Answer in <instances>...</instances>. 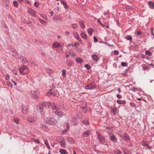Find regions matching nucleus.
I'll use <instances>...</instances> for the list:
<instances>
[{
    "label": "nucleus",
    "instance_id": "2f4dec72",
    "mask_svg": "<svg viewBox=\"0 0 154 154\" xmlns=\"http://www.w3.org/2000/svg\"><path fill=\"white\" fill-rule=\"evenodd\" d=\"M126 39L127 40H128L130 41H131L132 40V38L131 36L130 35H128L125 37Z\"/></svg>",
    "mask_w": 154,
    "mask_h": 154
},
{
    "label": "nucleus",
    "instance_id": "6e6552de",
    "mask_svg": "<svg viewBox=\"0 0 154 154\" xmlns=\"http://www.w3.org/2000/svg\"><path fill=\"white\" fill-rule=\"evenodd\" d=\"M148 5L150 8L151 9H154V2L152 1H150L148 2Z\"/></svg>",
    "mask_w": 154,
    "mask_h": 154
},
{
    "label": "nucleus",
    "instance_id": "c9c22d12",
    "mask_svg": "<svg viewBox=\"0 0 154 154\" xmlns=\"http://www.w3.org/2000/svg\"><path fill=\"white\" fill-rule=\"evenodd\" d=\"M39 21L40 22L43 24L45 25L46 23V22L45 21H44L42 19H39Z\"/></svg>",
    "mask_w": 154,
    "mask_h": 154
},
{
    "label": "nucleus",
    "instance_id": "a878e982",
    "mask_svg": "<svg viewBox=\"0 0 154 154\" xmlns=\"http://www.w3.org/2000/svg\"><path fill=\"white\" fill-rule=\"evenodd\" d=\"M72 27L74 29H76L78 27V26L76 23H73L71 25Z\"/></svg>",
    "mask_w": 154,
    "mask_h": 154
},
{
    "label": "nucleus",
    "instance_id": "1a4fd4ad",
    "mask_svg": "<svg viewBox=\"0 0 154 154\" xmlns=\"http://www.w3.org/2000/svg\"><path fill=\"white\" fill-rule=\"evenodd\" d=\"M66 63L69 66H71L73 64V62L72 60H70L69 59H68L66 60Z\"/></svg>",
    "mask_w": 154,
    "mask_h": 154
},
{
    "label": "nucleus",
    "instance_id": "7ed1b4c3",
    "mask_svg": "<svg viewBox=\"0 0 154 154\" xmlns=\"http://www.w3.org/2000/svg\"><path fill=\"white\" fill-rule=\"evenodd\" d=\"M96 88V85L94 83L92 82L85 86V89L87 90H92Z\"/></svg>",
    "mask_w": 154,
    "mask_h": 154
},
{
    "label": "nucleus",
    "instance_id": "4d7b16f0",
    "mask_svg": "<svg viewBox=\"0 0 154 154\" xmlns=\"http://www.w3.org/2000/svg\"><path fill=\"white\" fill-rule=\"evenodd\" d=\"M94 41L95 42H97L98 41L97 39L95 37H94Z\"/></svg>",
    "mask_w": 154,
    "mask_h": 154
},
{
    "label": "nucleus",
    "instance_id": "ddd939ff",
    "mask_svg": "<svg viewBox=\"0 0 154 154\" xmlns=\"http://www.w3.org/2000/svg\"><path fill=\"white\" fill-rule=\"evenodd\" d=\"M61 109H58L56 112V114L59 116L60 117H61L62 116V112H61Z\"/></svg>",
    "mask_w": 154,
    "mask_h": 154
},
{
    "label": "nucleus",
    "instance_id": "680f3d73",
    "mask_svg": "<svg viewBox=\"0 0 154 154\" xmlns=\"http://www.w3.org/2000/svg\"><path fill=\"white\" fill-rule=\"evenodd\" d=\"M130 106L132 107H134L135 106V104L133 103H130Z\"/></svg>",
    "mask_w": 154,
    "mask_h": 154
},
{
    "label": "nucleus",
    "instance_id": "cd10ccee",
    "mask_svg": "<svg viewBox=\"0 0 154 154\" xmlns=\"http://www.w3.org/2000/svg\"><path fill=\"white\" fill-rule=\"evenodd\" d=\"M53 46L56 48H59L60 46V44L58 43H54L53 44Z\"/></svg>",
    "mask_w": 154,
    "mask_h": 154
},
{
    "label": "nucleus",
    "instance_id": "de8ad7c7",
    "mask_svg": "<svg viewBox=\"0 0 154 154\" xmlns=\"http://www.w3.org/2000/svg\"><path fill=\"white\" fill-rule=\"evenodd\" d=\"M137 35L139 36H140L142 35V33H141V31H138L137 32Z\"/></svg>",
    "mask_w": 154,
    "mask_h": 154
},
{
    "label": "nucleus",
    "instance_id": "052dcab7",
    "mask_svg": "<svg viewBox=\"0 0 154 154\" xmlns=\"http://www.w3.org/2000/svg\"><path fill=\"white\" fill-rule=\"evenodd\" d=\"M11 81L13 83H14L15 85V86L17 85V83H16V82L15 81H14V80H11Z\"/></svg>",
    "mask_w": 154,
    "mask_h": 154
},
{
    "label": "nucleus",
    "instance_id": "7c9ffc66",
    "mask_svg": "<svg viewBox=\"0 0 154 154\" xmlns=\"http://www.w3.org/2000/svg\"><path fill=\"white\" fill-rule=\"evenodd\" d=\"M116 107H115L113 108L111 112H112L113 114L115 115L116 114Z\"/></svg>",
    "mask_w": 154,
    "mask_h": 154
},
{
    "label": "nucleus",
    "instance_id": "473e14b6",
    "mask_svg": "<svg viewBox=\"0 0 154 154\" xmlns=\"http://www.w3.org/2000/svg\"><path fill=\"white\" fill-rule=\"evenodd\" d=\"M145 53L149 56H150L152 55V53L151 52L148 50L146 51L145 52Z\"/></svg>",
    "mask_w": 154,
    "mask_h": 154
},
{
    "label": "nucleus",
    "instance_id": "bb28decb",
    "mask_svg": "<svg viewBox=\"0 0 154 154\" xmlns=\"http://www.w3.org/2000/svg\"><path fill=\"white\" fill-rule=\"evenodd\" d=\"M51 95H53L54 96H56L57 95V92L54 91V90L51 89Z\"/></svg>",
    "mask_w": 154,
    "mask_h": 154
},
{
    "label": "nucleus",
    "instance_id": "aec40b11",
    "mask_svg": "<svg viewBox=\"0 0 154 154\" xmlns=\"http://www.w3.org/2000/svg\"><path fill=\"white\" fill-rule=\"evenodd\" d=\"M75 60L77 63H80L83 62L82 59L81 58L79 57H77L75 59Z\"/></svg>",
    "mask_w": 154,
    "mask_h": 154
},
{
    "label": "nucleus",
    "instance_id": "a19ab883",
    "mask_svg": "<svg viewBox=\"0 0 154 154\" xmlns=\"http://www.w3.org/2000/svg\"><path fill=\"white\" fill-rule=\"evenodd\" d=\"M14 122L17 124L19 123V119L17 117H15L14 118Z\"/></svg>",
    "mask_w": 154,
    "mask_h": 154
},
{
    "label": "nucleus",
    "instance_id": "6e6d98bb",
    "mask_svg": "<svg viewBox=\"0 0 154 154\" xmlns=\"http://www.w3.org/2000/svg\"><path fill=\"white\" fill-rule=\"evenodd\" d=\"M41 126L43 128H47V127L44 124H42L41 125Z\"/></svg>",
    "mask_w": 154,
    "mask_h": 154
},
{
    "label": "nucleus",
    "instance_id": "423d86ee",
    "mask_svg": "<svg viewBox=\"0 0 154 154\" xmlns=\"http://www.w3.org/2000/svg\"><path fill=\"white\" fill-rule=\"evenodd\" d=\"M91 132L89 130H87L84 132L82 134V137H87L89 136L91 134Z\"/></svg>",
    "mask_w": 154,
    "mask_h": 154
},
{
    "label": "nucleus",
    "instance_id": "4468645a",
    "mask_svg": "<svg viewBox=\"0 0 154 154\" xmlns=\"http://www.w3.org/2000/svg\"><path fill=\"white\" fill-rule=\"evenodd\" d=\"M61 3L64 6V8L66 9H67L68 8L67 6V4L66 2L63 0H62L61 1Z\"/></svg>",
    "mask_w": 154,
    "mask_h": 154
},
{
    "label": "nucleus",
    "instance_id": "c85d7f7f",
    "mask_svg": "<svg viewBox=\"0 0 154 154\" xmlns=\"http://www.w3.org/2000/svg\"><path fill=\"white\" fill-rule=\"evenodd\" d=\"M13 4L14 6L15 7L17 8L18 7V3L16 1L14 0L13 1Z\"/></svg>",
    "mask_w": 154,
    "mask_h": 154
},
{
    "label": "nucleus",
    "instance_id": "49530a36",
    "mask_svg": "<svg viewBox=\"0 0 154 154\" xmlns=\"http://www.w3.org/2000/svg\"><path fill=\"white\" fill-rule=\"evenodd\" d=\"M114 54L115 55H118L119 54V51L117 50H115L114 51Z\"/></svg>",
    "mask_w": 154,
    "mask_h": 154
},
{
    "label": "nucleus",
    "instance_id": "c756f323",
    "mask_svg": "<svg viewBox=\"0 0 154 154\" xmlns=\"http://www.w3.org/2000/svg\"><path fill=\"white\" fill-rule=\"evenodd\" d=\"M21 61L23 63H26L28 62L27 61L25 58H22L21 59Z\"/></svg>",
    "mask_w": 154,
    "mask_h": 154
},
{
    "label": "nucleus",
    "instance_id": "393cba45",
    "mask_svg": "<svg viewBox=\"0 0 154 154\" xmlns=\"http://www.w3.org/2000/svg\"><path fill=\"white\" fill-rule=\"evenodd\" d=\"M88 31L89 35L91 36L92 34V31H93V29H92L91 28H89L88 29Z\"/></svg>",
    "mask_w": 154,
    "mask_h": 154
},
{
    "label": "nucleus",
    "instance_id": "9d476101",
    "mask_svg": "<svg viewBox=\"0 0 154 154\" xmlns=\"http://www.w3.org/2000/svg\"><path fill=\"white\" fill-rule=\"evenodd\" d=\"M110 140L114 142H116L117 141L116 138L114 135H112L110 137Z\"/></svg>",
    "mask_w": 154,
    "mask_h": 154
},
{
    "label": "nucleus",
    "instance_id": "6ab92c4d",
    "mask_svg": "<svg viewBox=\"0 0 154 154\" xmlns=\"http://www.w3.org/2000/svg\"><path fill=\"white\" fill-rule=\"evenodd\" d=\"M62 17H60V16H58L56 17V21L57 20L59 22H61L62 20Z\"/></svg>",
    "mask_w": 154,
    "mask_h": 154
},
{
    "label": "nucleus",
    "instance_id": "5fc2aeb1",
    "mask_svg": "<svg viewBox=\"0 0 154 154\" xmlns=\"http://www.w3.org/2000/svg\"><path fill=\"white\" fill-rule=\"evenodd\" d=\"M79 45V44L78 42H77V43H74V46H75L77 48Z\"/></svg>",
    "mask_w": 154,
    "mask_h": 154
},
{
    "label": "nucleus",
    "instance_id": "338daca9",
    "mask_svg": "<svg viewBox=\"0 0 154 154\" xmlns=\"http://www.w3.org/2000/svg\"><path fill=\"white\" fill-rule=\"evenodd\" d=\"M65 33L67 35H69L70 34V32L67 31H66L65 32Z\"/></svg>",
    "mask_w": 154,
    "mask_h": 154
},
{
    "label": "nucleus",
    "instance_id": "f257e3e1",
    "mask_svg": "<svg viewBox=\"0 0 154 154\" xmlns=\"http://www.w3.org/2000/svg\"><path fill=\"white\" fill-rule=\"evenodd\" d=\"M45 121L46 123L53 125H55L57 123V121L54 118H47L45 119Z\"/></svg>",
    "mask_w": 154,
    "mask_h": 154
},
{
    "label": "nucleus",
    "instance_id": "774afa93",
    "mask_svg": "<svg viewBox=\"0 0 154 154\" xmlns=\"http://www.w3.org/2000/svg\"><path fill=\"white\" fill-rule=\"evenodd\" d=\"M35 14L36 12L34 11L33 12V13H32V14L35 17Z\"/></svg>",
    "mask_w": 154,
    "mask_h": 154
},
{
    "label": "nucleus",
    "instance_id": "13d9d810",
    "mask_svg": "<svg viewBox=\"0 0 154 154\" xmlns=\"http://www.w3.org/2000/svg\"><path fill=\"white\" fill-rule=\"evenodd\" d=\"M26 24H32V23L30 22V21H27L26 22Z\"/></svg>",
    "mask_w": 154,
    "mask_h": 154
},
{
    "label": "nucleus",
    "instance_id": "69168bd1",
    "mask_svg": "<svg viewBox=\"0 0 154 154\" xmlns=\"http://www.w3.org/2000/svg\"><path fill=\"white\" fill-rule=\"evenodd\" d=\"M71 46L73 47L74 46V45H73V44H70L68 46V47H69V46Z\"/></svg>",
    "mask_w": 154,
    "mask_h": 154
},
{
    "label": "nucleus",
    "instance_id": "5701e85b",
    "mask_svg": "<svg viewBox=\"0 0 154 154\" xmlns=\"http://www.w3.org/2000/svg\"><path fill=\"white\" fill-rule=\"evenodd\" d=\"M45 144L46 145L47 148L48 149H51V148L50 147V146L48 143V142L47 140H46L45 141Z\"/></svg>",
    "mask_w": 154,
    "mask_h": 154
},
{
    "label": "nucleus",
    "instance_id": "c03bdc74",
    "mask_svg": "<svg viewBox=\"0 0 154 154\" xmlns=\"http://www.w3.org/2000/svg\"><path fill=\"white\" fill-rule=\"evenodd\" d=\"M130 91L131 92V93L133 92H134L135 91V88H134V87L131 88L130 90Z\"/></svg>",
    "mask_w": 154,
    "mask_h": 154
},
{
    "label": "nucleus",
    "instance_id": "20e7f679",
    "mask_svg": "<svg viewBox=\"0 0 154 154\" xmlns=\"http://www.w3.org/2000/svg\"><path fill=\"white\" fill-rule=\"evenodd\" d=\"M97 138L99 141L101 143L104 144V143H105V141L103 137L101 135V134L98 132H97Z\"/></svg>",
    "mask_w": 154,
    "mask_h": 154
},
{
    "label": "nucleus",
    "instance_id": "0eeeda50",
    "mask_svg": "<svg viewBox=\"0 0 154 154\" xmlns=\"http://www.w3.org/2000/svg\"><path fill=\"white\" fill-rule=\"evenodd\" d=\"M28 68L26 66L23 65L19 69V71L20 73H22L25 70H27Z\"/></svg>",
    "mask_w": 154,
    "mask_h": 154
},
{
    "label": "nucleus",
    "instance_id": "9b49d317",
    "mask_svg": "<svg viewBox=\"0 0 154 154\" xmlns=\"http://www.w3.org/2000/svg\"><path fill=\"white\" fill-rule=\"evenodd\" d=\"M92 58L94 61H97L98 60V57L96 54L92 55Z\"/></svg>",
    "mask_w": 154,
    "mask_h": 154
},
{
    "label": "nucleus",
    "instance_id": "3c124183",
    "mask_svg": "<svg viewBox=\"0 0 154 154\" xmlns=\"http://www.w3.org/2000/svg\"><path fill=\"white\" fill-rule=\"evenodd\" d=\"M10 77L9 76V75L8 74L6 75V76H5L6 79V80H8L9 79Z\"/></svg>",
    "mask_w": 154,
    "mask_h": 154
},
{
    "label": "nucleus",
    "instance_id": "412c9836",
    "mask_svg": "<svg viewBox=\"0 0 154 154\" xmlns=\"http://www.w3.org/2000/svg\"><path fill=\"white\" fill-rule=\"evenodd\" d=\"M74 35L75 37L79 41L80 39V38L79 36V34L75 32L74 34Z\"/></svg>",
    "mask_w": 154,
    "mask_h": 154
},
{
    "label": "nucleus",
    "instance_id": "b1692460",
    "mask_svg": "<svg viewBox=\"0 0 154 154\" xmlns=\"http://www.w3.org/2000/svg\"><path fill=\"white\" fill-rule=\"evenodd\" d=\"M60 152L61 154H68L66 151L63 149H61L60 151Z\"/></svg>",
    "mask_w": 154,
    "mask_h": 154
},
{
    "label": "nucleus",
    "instance_id": "f8f14e48",
    "mask_svg": "<svg viewBox=\"0 0 154 154\" xmlns=\"http://www.w3.org/2000/svg\"><path fill=\"white\" fill-rule=\"evenodd\" d=\"M81 36L85 39L86 40L87 39V36L86 34L83 32H82L81 33Z\"/></svg>",
    "mask_w": 154,
    "mask_h": 154
},
{
    "label": "nucleus",
    "instance_id": "a18cd8bd",
    "mask_svg": "<svg viewBox=\"0 0 154 154\" xmlns=\"http://www.w3.org/2000/svg\"><path fill=\"white\" fill-rule=\"evenodd\" d=\"M51 89H50L49 90V91L47 93V95L48 96L50 95H51Z\"/></svg>",
    "mask_w": 154,
    "mask_h": 154
},
{
    "label": "nucleus",
    "instance_id": "0e129e2a",
    "mask_svg": "<svg viewBox=\"0 0 154 154\" xmlns=\"http://www.w3.org/2000/svg\"><path fill=\"white\" fill-rule=\"evenodd\" d=\"M104 43H105V44L106 45H108V46H109V47H110V46H111V45H110V44H108V43L107 42H104Z\"/></svg>",
    "mask_w": 154,
    "mask_h": 154
},
{
    "label": "nucleus",
    "instance_id": "39448f33",
    "mask_svg": "<svg viewBox=\"0 0 154 154\" xmlns=\"http://www.w3.org/2000/svg\"><path fill=\"white\" fill-rule=\"evenodd\" d=\"M122 137L125 141H127L130 140V137L128 134L126 133H124L123 134L122 136Z\"/></svg>",
    "mask_w": 154,
    "mask_h": 154
},
{
    "label": "nucleus",
    "instance_id": "4c0bfd02",
    "mask_svg": "<svg viewBox=\"0 0 154 154\" xmlns=\"http://www.w3.org/2000/svg\"><path fill=\"white\" fill-rule=\"evenodd\" d=\"M121 65L123 66H128L127 63L125 62H122L121 63Z\"/></svg>",
    "mask_w": 154,
    "mask_h": 154
},
{
    "label": "nucleus",
    "instance_id": "58836bf2",
    "mask_svg": "<svg viewBox=\"0 0 154 154\" xmlns=\"http://www.w3.org/2000/svg\"><path fill=\"white\" fill-rule=\"evenodd\" d=\"M83 123L85 125H89V122L88 120H85L83 121Z\"/></svg>",
    "mask_w": 154,
    "mask_h": 154
},
{
    "label": "nucleus",
    "instance_id": "e433bc0d",
    "mask_svg": "<svg viewBox=\"0 0 154 154\" xmlns=\"http://www.w3.org/2000/svg\"><path fill=\"white\" fill-rule=\"evenodd\" d=\"M66 70L65 69H63L62 70V75L64 77H66Z\"/></svg>",
    "mask_w": 154,
    "mask_h": 154
},
{
    "label": "nucleus",
    "instance_id": "79ce46f5",
    "mask_svg": "<svg viewBox=\"0 0 154 154\" xmlns=\"http://www.w3.org/2000/svg\"><path fill=\"white\" fill-rule=\"evenodd\" d=\"M85 67L87 69H90L91 68V66L90 65H88V64H85Z\"/></svg>",
    "mask_w": 154,
    "mask_h": 154
},
{
    "label": "nucleus",
    "instance_id": "603ef678",
    "mask_svg": "<svg viewBox=\"0 0 154 154\" xmlns=\"http://www.w3.org/2000/svg\"><path fill=\"white\" fill-rule=\"evenodd\" d=\"M116 97L119 99L121 98L122 97L121 95L119 94H117Z\"/></svg>",
    "mask_w": 154,
    "mask_h": 154
},
{
    "label": "nucleus",
    "instance_id": "e2e57ef3",
    "mask_svg": "<svg viewBox=\"0 0 154 154\" xmlns=\"http://www.w3.org/2000/svg\"><path fill=\"white\" fill-rule=\"evenodd\" d=\"M151 33L152 35L153 36V38H154V34L153 33V31L152 29V28L151 29Z\"/></svg>",
    "mask_w": 154,
    "mask_h": 154
},
{
    "label": "nucleus",
    "instance_id": "ea45409f",
    "mask_svg": "<svg viewBox=\"0 0 154 154\" xmlns=\"http://www.w3.org/2000/svg\"><path fill=\"white\" fill-rule=\"evenodd\" d=\"M43 107L41 106H39L37 107V109L38 110L40 111V112L42 111L43 110Z\"/></svg>",
    "mask_w": 154,
    "mask_h": 154
},
{
    "label": "nucleus",
    "instance_id": "f03ea898",
    "mask_svg": "<svg viewBox=\"0 0 154 154\" xmlns=\"http://www.w3.org/2000/svg\"><path fill=\"white\" fill-rule=\"evenodd\" d=\"M29 94L31 97L34 99H38L39 98V93L37 91H34L31 90Z\"/></svg>",
    "mask_w": 154,
    "mask_h": 154
},
{
    "label": "nucleus",
    "instance_id": "a211bd4d",
    "mask_svg": "<svg viewBox=\"0 0 154 154\" xmlns=\"http://www.w3.org/2000/svg\"><path fill=\"white\" fill-rule=\"evenodd\" d=\"M35 120V119L33 117L30 116L28 119V121L29 122H32Z\"/></svg>",
    "mask_w": 154,
    "mask_h": 154
},
{
    "label": "nucleus",
    "instance_id": "8fccbe9b",
    "mask_svg": "<svg viewBox=\"0 0 154 154\" xmlns=\"http://www.w3.org/2000/svg\"><path fill=\"white\" fill-rule=\"evenodd\" d=\"M45 103L44 102H42L41 103V105L40 106H41L43 107H45L46 106Z\"/></svg>",
    "mask_w": 154,
    "mask_h": 154
},
{
    "label": "nucleus",
    "instance_id": "f704fd0d",
    "mask_svg": "<svg viewBox=\"0 0 154 154\" xmlns=\"http://www.w3.org/2000/svg\"><path fill=\"white\" fill-rule=\"evenodd\" d=\"M60 144L61 146L63 147H64L65 146V142L64 141H62L60 142Z\"/></svg>",
    "mask_w": 154,
    "mask_h": 154
},
{
    "label": "nucleus",
    "instance_id": "dca6fc26",
    "mask_svg": "<svg viewBox=\"0 0 154 154\" xmlns=\"http://www.w3.org/2000/svg\"><path fill=\"white\" fill-rule=\"evenodd\" d=\"M79 24H80V26L81 27L82 29H84L85 27V26L83 23V21L81 20L79 22Z\"/></svg>",
    "mask_w": 154,
    "mask_h": 154
},
{
    "label": "nucleus",
    "instance_id": "4be33fe9",
    "mask_svg": "<svg viewBox=\"0 0 154 154\" xmlns=\"http://www.w3.org/2000/svg\"><path fill=\"white\" fill-rule=\"evenodd\" d=\"M142 144L144 146H145L146 148H147V146L148 145V143L147 141H143L141 142Z\"/></svg>",
    "mask_w": 154,
    "mask_h": 154
},
{
    "label": "nucleus",
    "instance_id": "72a5a7b5",
    "mask_svg": "<svg viewBox=\"0 0 154 154\" xmlns=\"http://www.w3.org/2000/svg\"><path fill=\"white\" fill-rule=\"evenodd\" d=\"M97 21L98 23H99L102 26L104 27L105 26V25L103 24L100 21V19H97Z\"/></svg>",
    "mask_w": 154,
    "mask_h": 154
},
{
    "label": "nucleus",
    "instance_id": "09e8293b",
    "mask_svg": "<svg viewBox=\"0 0 154 154\" xmlns=\"http://www.w3.org/2000/svg\"><path fill=\"white\" fill-rule=\"evenodd\" d=\"M47 72L48 73H50L51 72L52 70L49 69H46Z\"/></svg>",
    "mask_w": 154,
    "mask_h": 154
},
{
    "label": "nucleus",
    "instance_id": "f3484780",
    "mask_svg": "<svg viewBox=\"0 0 154 154\" xmlns=\"http://www.w3.org/2000/svg\"><path fill=\"white\" fill-rule=\"evenodd\" d=\"M28 111V108L27 107L24 106L23 107V114H26Z\"/></svg>",
    "mask_w": 154,
    "mask_h": 154
},
{
    "label": "nucleus",
    "instance_id": "864d4df0",
    "mask_svg": "<svg viewBox=\"0 0 154 154\" xmlns=\"http://www.w3.org/2000/svg\"><path fill=\"white\" fill-rule=\"evenodd\" d=\"M34 6L36 7V8H38V4H37V2H35L34 3Z\"/></svg>",
    "mask_w": 154,
    "mask_h": 154
},
{
    "label": "nucleus",
    "instance_id": "bf43d9fd",
    "mask_svg": "<svg viewBox=\"0 0 154 154\" xmlns=\"http://www.w3.org/2000/svg\"><path fill=\"white\" fill-rule=\"evenodd\" d=\"M52 108L54 110H56V106L55 105L54 106H53Z\"/></svg>",
    "mask_w": 154,
    "mask_h": 154
},
{
    "label": "nucleus",
    "instance_id": "37998d69",
    "mask_svg": "<svg viewBox=\"0 0 154 154\" xmlns=\"http://www.w3.org/2000/svg\"><path fill=\"white\" fill-rule=\"evenodd\" d=\"M33 141L35 143H37L38 144H39L40 143L38 140L35 139H33Z\"/></svg>",
    "mask_w": 154,
    "mask_h": 154
},
{
    "label": "nucleus",
    "instance_id": "2eb2a0df",
    "mask_svg": "<svg viewBox=\"0 0 154 154\" xmlns=\"http://www.w3.org/2000/svg\"><path fill=\"white\" fill-rule=\"evenodd\" d=\"M117 103L119 104H126V102L125 100H117Z\"/></svg>",
    "mask_w": 154,
    "mask_h": 154
}]
</instances>
